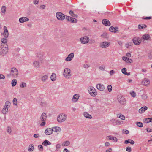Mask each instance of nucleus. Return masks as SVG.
Wrapping results in <instances>:
<instances>
[{"label":"nucleus","instance_id":"1","mask_svg":"<svg viewBox=\"0 0 152 152\" xmlns=\"http://www.w3.org/2000/svg\"><path fill=\"white\" fill-rule=\"evenodd\" d=\"M18 72L17 69L15 67L11 68L10 73L7 74V76L8 77H12L16 78L18 77Z\"/></svg>","mask_w":152,"mask_h":152},{"label":"nucleus","instance_id":"2","mask_svg":"<svg viewBox=\"0 0 152 152\" xmlns=\"http://www.w3.org/2000/svg\"><path fill=\"white\" fill-rule=\"evenodd\" d=\"M8 45L7 44L1 45L0 47V55L4 56L8 52Z\"/></svg>","mask_w":152,"mask_h":152},{"label":"nucleus","instance_id":"3","mask_svg":"<svg viewBox=\"0 0 152 152\" xmlns=\"http://www.w3.org/2000/svg\"><path fill=\"white\" fill-rule=\"evenodd\" d=\"M89 94L92 96L95 97L97 94L96 91L94 88L92 86H90L88 88Z\"/></svg>","mask_w":152,"mask_h":152},{"label":"nucleus","instance_id":"4","mask_svg":"<svg viewBox=\"0 0 152 152\" xmlns=\"http://www.w3.org/2000/svg\"><path fill=\"white\" fill-rule=\"evenodd\" d=\"M56 16L57 19L60 21H63L65 18V15L60 12H58L56 13Z\"/></svg>","mask_w":152,"mask_h":152},{"label":"nucleus","instance_id":"5","mask_svg":"<svg viewBox=\"0 0 152 152\" xmlns=\"http://www.w3.org/2000/svg\"><path fill=\"white\" fill-rule=\"evenodd\" d=\"M66 118V115H59L57 118V121L59 122H62L64 121Z\"/></svg>","mask_w":152,"mask_h":152},{"label":"nucleus","instance_id":"6","mask_svg":"<svg viewBox=\"0 0 152 152\" xmlns=\"http://www.w3.org/2000/svg\"><path fill=\"white\" fill-rule=\"evenodd\" d=\"M71 70L68 68L65 69L64 71V75L66 78H69L71 76Z\"/></svg>","mask_w":152,"mask_h":152},{"label":"nucleus","instance_id":"7","mask_svg":"<svg viewBox=\"0 0 152 152\" xmlns=\"http://www.w3.org/2000/svg\"><path fill=\"white\" fill-rule=\"evenodd\" d=\"M110 42H104L101 43L100 46L102 48H106L108 47L110 45Z\"/></svg>","mask_w":152,"mask_h":152},{"label":"nucleus","instance_id":"8","mask_svg":"<svg viewBox=\"0 0 152 152\" xmlns=\"http://www.w3.org/2000/svg\"><path fill=\"white\" fill-rule=\"evenodd\" d=\"M65 19L68 21L72 23H76L77 22V20L76 19L70 16H66Z\"/></svg>","mask_w":152,"mask_h":152},{"label":"nucleus","instance_id":"9","mask_svg":"<svg viewBox=\"0 0 152 152\" xmlns=\"http://www.w3.org/2000/svg\"><path fill=\"white\" fill-rule=\"evenodd\" d=\"M89 39V38L88 37L85 36L84 37H82L80 38V41L82 44H86L88 42Z\"/></svg>","mask_w":152,"mask_h":152},{"label":"nucleus","instance_id":"10","mask_svg":"<svg viewBox=\"0 0 152 152\" xmlns=\"http://www.w3.org/2000/svg\"><path fill=\"white\" fill-rule=\"evenodd\" d=\"M133 43L136 45H139L141 43V41L140 40L139 37H135L132 39Z\"/></svg>","mask_w":152,"mask_h":152},{"label":"nucleus","instance_id":"11","mask_svg":"<svg viewBox=\"0 0 152 152\" xmlns=\"http://www.w3.org/2000/svg\"><path fill=\"white\" fill-rule=\"evenodd\" d=\"M118 99L119 103L121 104H125L126 100L123 97L121 96H119L118 97Z\"/></svg>","mask_w":152,"mask_h":152},{"label":"nucleus","instance_id":"12","mask_svg":"<svg viewBox=\"0 0 152 152\" xmlns=\"http://www.w3.org/2000/svg\"><path fill=\"white\" fill-rule=\"evenodd\" d=\"M118 28L117 27H114L113 26H111L109 30L111 32H113L114 33H118Z\"/></svg>","mask_w":152,"mask_h":152},{"label":"nucleus","instance_id":"13","mask_svg":"<svg viewBox=\"0 0 152 152\" xmlns=\"http://www.w3.org/2000/svg\"><path fill=\"white\" fill-rule=\"evenodd\" d=\"M74 54L73 53H71L69 54L68 56L66 58L65 60L66 61H69L72 60L74 57Z\"/></svg>","mask_w":152,"mask_h":152},{"label":"nucleus","instance_id":"14","mask_svg":"<svg viewBox=\"0 0 152 152\" xmlns=\"http://www.w3.org/2000/svg\"><path fill=\"white\" fill-rule=\"evenodd\" d=\"M4 32L3 35L5 37L7 38L8 36L9 33L6 26H4Z\"/></svg>","mask_w":152,"mask_h":152},{"label":"nucleus","instance_id":"15","mask_svg":"<svg viewBox=\"0 0 152 152\" xmlns=\"http://www.w3.org/2000/svg\"><path fill=\"white\" fill-rule=\"evenodd\" d=\"M102 23L103 24L107 26H109L111 24L109 20L106 19L102 20Z\"/></svg>","mask_w":152,"mask_h":152},{"label":"nucleus","instance_id":"16","mask_svg":"<svg viewBox=\"0 0 152 152\" xmlns=\"http://www.w3.org/2000/svg\"><path fill=\"white\" fill-rule=\"evenodd\" d=\"M79 97V95L78 94H75L74 95L72 99V101L73 102H76L78 100Z\"/></svg>","mask_w":152,"mask_h":152},{"label":"nucleus","instance_id":"17","mask_svg":"<svg viewBox=\"0 0 152 152\" xmlns=\"http://www.w3.org/2000/svg\"><path fill=\"white\" fill-rule=\"evenodd\" d=\"M53 130L52 129L48 128L45 130V133L47 135H50L52 133Z\"/></svg>","mask_w":152,"mask_h":152},{"label":"nucleus","instance_id":"18","mask_svg":"<svg viewBox=\"0 0 152 152\" xmlns=\"http://www.w3.org/2000/svg\"><path fill=\"white\" fill-rule=\"evenodd\" d=\"M29 20V19L28 18L26 17H23L20 18L19 21L20 23H22L25 21H28Z\"/></svg>","mask_w":152,"mask_h":152},{"label":"nucleus","instance_id":"19","mask_svg":"<svg viewBox=\"0 0 152 152\" xmlns=\"http://www.w3.org/2000/svg\"><path fill=\"white\" fill-rule=\"evenodd\" d=\"M142 83L143 85L146 86L149 84L150 81L148 79L145 78L142 81Z\"/></svg>","mask_w":152,"mask_h":152},{"label":"nucleus","instance_id":"20","mask_svg":"<svg viewBox=\"0 0 152 152\" xmlns=\"http://www.w3.org/2000/svg\"><path fill=\"white\" fill-rule=\"evenodd\" d=\"M97 88L100 91H103L104 89V87L103 85L98 84L96 85Z\"/></svg>","mask_w":152,"mask_h":152},{"label":"nucleus","instance_id":"21","mask_svg":"<svg viewBox=\"0 0 152 152\" xmlns=\"http://www.w3.org/2000/svg\"><path fill=\"white\" fill-rule=\"evenodd\" d=\"M124 143L126 144L130 143L131 144H134L135 143L134 141L131 139H128L125 141Z\"/></svg>","mask_w":152,"mask_h":152},{"label":"nucleus","instance_id":"22","mask_svg":"<svg viewBox=\"0 0 152 152\" xmlns=\"http://www.w3.org/2000/svg\"><path fill=\"white\" fill-rule=\"evenodd\" d=\"M147 108L148 107L146 106L143 107L139 110V112L140 113H142L147 110Z\"/></svg>","mask_w":152,"mask_h":152},{"label":"nucleus","instance_id":"23","mask_svg":"<svg viewBox=\"0 0 152 152\" xmlns=\"http://www.w3.org/2000/svg\"><path fill=\"white\" fill-rule=\"evenodd\" d=\"M142 38L144 40H148L150 38V37L149 34H146L143 35L142 37Z\"/></svg>","mask_w":152,"mask_h":152},{"label":"nucleus","instance_id":"24","mask_svg":"<svg viewBox=\"0 0 152 152\" xmlns=\"http://www.w3.org/2000/svg\"><path fill=\"white\" fill-rule=\"evenodd\" d=\"M52 129L53 130V131H54L56 132H59L61 130V128L58 127H53Z\"/></svg>","mask_w":152,"mask_h":152},{"label":"nucleus","instance_id":"25","mask_svg":"<svg viewBox=\"0 0 152 152\" xmlns=\"http://www.w3.org/2000/svg\"><path fill=\"white\" fill-rule=\"evenodd\" d=\"M107 137H108L109 140H113L114 141L117 142L118 140L117 138L115 137H113L111 135L108 136Z\"/></svg>","mask_w":152,"mask_h":152},{"label":"nucleus","instance_id":"26","mask_svg":"<svg viewBox=\"0 0 152 152\" xmlns=\"http://www.w3.org/2000/svg\"><path fill=\"white\" fill-rule=\"evenodd\" d=\"M51 144V143L50 142L46 140H45L42 143V145L44 146H47L48 145H50Z\"/></svg>","mask_w":152,"mask_h":152},{"label":"nucleus","instance_id":"27","mask_svg":"<svg viewBox=\"0 0 152 152\" xmlns=\"http://www.w3.org/2000/svg\"><path fill=\"white\" fill-rule=\"evenodd\" d=\"M47 118L46 115H41L40 119L41 121H45Z\"/></svg>","mask_w":152,"mask_h":152},{"label":"nucleus","instance_id":"28","mask_svg":"<svg viewBox=\"0 0 152 152\" xmlns=\"http://www.w3.org/2000/svg\"><path fill=\"white\" fill-rule=\"evenodd\" d=\"M56 75L54 73H52L50 77L52 81H55L56 80Z\"/></svg>","mask_w":152,"mask_h":152},{"label":"nucleus","instance_id":"29","mask_svg":"<svg viewBox=\"0 0 152 152\" xmlns=\"http://www.w3.org/2000/svg\"><path fill=\"white\" fill-rule=\"evenodd\" d=\"M147 26L145 24H142V25H139L138 26V28L140 29H141L143 28H146Z\"/></svg>","mask_w":152,"mask_h":152},{"label":"nucleus","instance_id":"30","mask_svg":"<svg viewBox=\"0 0 152 152\" xmlns=\"http://www.w3.org/2000/svg\"><path fill=\"white\" fill-rule=\"evenodd\" d=\"M34 66L36 68H38L39 67V62L37 61H35L33 63Z\"/></svg>","mask_w":152,"mask_h":152},{"label":"nucleus","instance_id":"31","mask_svg":"<svg viewBox=\"0 0 152 152\" xmlns=\"http://www.w3.org/2000/svg\"><path fill=\"white\" fill-rule=\"evenodd\" d=\"M70 144V142L69 141H66L64 142L62 144L63 146H67L69 145Z\"/></svg>","mask_w":152,"mask_h":152},{"label":"nucleus","instance_id":"32","mask_svg":"<svg viewBox=\"0 0 152 152\" xmlns=\"http://www.w3.org/2000/svg\"><path fill=\"white\" fill-rule=\"evenodd\" d=\"M8 111V108L5 107L3 109L2 112L3 114H6L7 112Z\"/></svg>","mask_w":152,"mask_h":152},{"label":"nucleus","instance_id":"33","mask_svg":"<svg viewBox=\"0 0 152 152\" xmlns=\"http://www.w3.org/2000/svg\"><path fill=\"white\" fill-rule=\"evenodd\" d=\"M10 102L9 101H7L5 103V107L8 108L10 107Z\"/></svg>","mask_w":152,"mask_h":152},{"label":"nucleus","instance_id":"34","mask_svg":"<svg viewBox=\"0 0 152 152\" xmlns=\"http://www.w3.org/2000/svg\"><path fill=\"white\" fill-rule=\"evenodd\" d=\"M17 80L14 79L12 80V86H16L17 84Z\"/></svg>","mask_w":152,"mask_h":152},{"label":"nucleus","instance_id":"35","mask_svg":"<svg viewBox=\"0 0 152 152\" xmlns=\"http://www.w3.org/2000/svg\"><path fill=\"white\" fill-rule=\"evenodd\" d=\"M48 78V76L46 75H44L42 77L41 80L43 82H45Z\"/></svg>","mask_w":152,"mask_h":152},{"label":"nucleus","instance_id":"36","mask_svg":"<svg viewBox=\"0 0 152 152\" xmlns=\"http://www.w3.org/2000/svg\"><path fill=\"white\" fill-rule=\"evenodd\" d=\"M117 117L123 120H124L125 118V117L123 115H117Z\"/></svg>","mask_w":152,"mask_h":152},{"label":"nucleus","instance_id":"37","mask_svg":"<svg viewBox=\"0 0 152 152\" xmlns=\"http://www.w3.org/2000/svg\"><path fill=\"white\" fill-rule=\"evenodd\" d=\"M136 125L140 127H143V126L142 123L140 122H137Z\"/></svg>","mask_w":152,"mask_h":152},{"label":"nucleus","instance_id":"38","mask_svg":"<svg viewBox=\"0 0 152 152\" xmlns=\"http://www.w3.org/2000/svg\"><path fill=\"white\" fill-rule=\"evenodd\" d=\"M1 12L2 13H4L6 12V7L5 6H3L2 7L1 9Z\"/></svg>","mask_w":152,"mask_h":152},{"label":"nucleus","instance_id":"39","mask_svg":"<svg viewBox=\"0 0 152 152\" xmlns=\"http://www.w3.org/2000/svg\"><path fill=\"white\" fill-rule=\"evenodd\" d=\"M26 83L23 82L20 85V86L21 88H24L26 86Z\"/></svg>","mask_w":152,"mask_h":152},{"label":"nucleus","instance_id":"40","mask_svg":"<svg viewBox=\"0 0 152 152\" xmlns=\"http://www.w3.org/2000/svg\"><path fill=\"white\" fill-rule=\"evenodd\" d=\"M107 33H103L101 35V36L103 38H107Z\"/></svg>","mask_w":152,"mask_h":152},{"label":"nucleus","instance_id":"41","mask_svg":"<svg viewBox=\"0 0 152 152\" xmlns=\"http://www.w3.org/2000/svg\"><path fill=\"white\" fill-rule=\"evenodd\" d=\"M126 69L125 68H124L121 69L122 72L124 75H125L126 73Z\"/></svg>","mask_w":152,"mask_h":152},{"label":"nucleus","instance_id":"42","mask_svg":"<svg viewBox=\"0 0 152 152\" xmlns=\"http://www.w3.org/2000/svg\"><path fill=\"white\" fill-rule=\"evenodd\" d=\"M132 96L133 97H135L136 96V93L134 91H132L130 93Z\"/></svg>","mask_w":152,"mask_h":152},{"label":"nucleus","instance_id":"43","mask_svg":"<svg viewBox=\"0 0 152 152\" xmlns=\"http://www.w3.org/2000/svg\"><path fill=\"white\" fill-rule=\"evenodd\" d=\"M37 57H38L39 60L40 61H42V60L43 55L42 54H39V56H37Z\"/></svg>","mask_w":152,"mask_h":152},{"label":"nucleus","instance_id":"44","mask_svg":"<svg viewBox=\"0 0 152 152\" xmlns=\"http://www.w3.org/2000/svg\"><path fill=\"white\" fill-rule=\"evenodd\" d=\"M150 118H147L143 120V122L147 123L150 122Z\"/></svg>","mask_w":152,"mask_h":152},{"label":"nucleus","instance_id":"45","mask_svg":"<svg viewBox=\"0 0 152 152\" xmlns=\"http://www.w3.org/2000/svg\"><path fill=\"white\" fill-rule=\"evenodd\" d=\"M29 147H31V148H29V149H28L29 151H33V150H34V147H33V145H32L31 144L29 145Z\"/></svg>","mask_w":152,"mask_h":152},{"label":"nucleus","instance_id":"46","mask_svg":"<svg viewBox=\"0 0 152 152\" xmlns=\"http://www.w3.org/2000/svg\"><path fill=\"white\" fill-rule=\"evenodd\" d=\"M85 117L88 119H91L92 118V116L91 115H84Z\"/></svg>","mask_w":152,"mask_h":152},{"label":"nucleus","instance_id":"47","mask_svg":"<svg viewBox=\"0 0 152 152\" xmlns=\"http://www.w3.org/2000/svg\"><path fill=\"white\" fill-rule=\"evenodd\" d=\"M13 104L16 105H17V99L16 98L13 99Z\"/></svg>","mask_w":152,"mask_h":152},{"label":"nucleus","instance_id":"48","mask_svg":"<svg viewBox=\"0 0 152 152\" xmlns=\"http://www.w3.org/2000/svg\"><path fill=\"white\" fill-rule=\"evenodd\" d=\"M112 86L110 85H109L107 86L108 90L109 92H110L112 91Z\"/></svg>","mask_w":152,"mask_h":152},{"label":"nucleus","instance_id":"49","mask_svg":"<svg viewBox=\"0 0 152 152\" xmlns=\"http://www.w3.org/2000/svg\"><path fill=\"white\" fill-rule=\"evenodd\" d=\"M142 18L143 19H145V20H150L152 18V17H142Z\"/></svg>","mask_w":152,"mask_h":152},{"label":"nucleus","instance_id":"50","mask_svg":"<svg viewBox=\"0 0 152 152\" xmlns=\"http://www.w3.org/2000/svg\"><path fill=\"white\" fill-rule=\"evenodd\" d=\"M129 58H128V57H125V56H123L122 57V59L124 61L126 62L127 61L128 59H129Z\"/></svg>","mask_w":152,"mask_h":152},{"label":"nucleus","instance_id":"51","mask_svg":"<svg viewBox=\"0 0 152 152\" xmlns=\"http://www.w3.org/2000/svg\"><path fill=\"white\" fill-rule=\"evenodd\" d=\"M122 123V121H118V120H117L115 122V124H114V125H117V124L120 125V124H121Z\"/></svg>","mask_w":152,"mask_h":152},{"label":"nucleus","instance_id":"52","mask_svg":"<svg viewBox=\"0 0 152 152\" xmlns=\"http://www.w3.org/2000/svg\"><path fill=\"white\" fill-rule=\"evenodd\" d=\"M7 131L9 133H10L11 132V129L10 126H8L7 129Z\"/></svg>","mask_w":152,"mask_h":152},{"label":"nucleus","instance_id":"53","mask_svg":"<svg viewBox=\"0 0 152 152\" xmlns=\"http://www.w3.org/2000/svg\"><path fill=\"white\" fill-rule=\"evenodd\" d=\"M1 41L2 42V43L5 44L7 43V40L5 38L1 39Z\"/></svg>","mask_w":152,"mask_h":152},{"label":"nucleus","instance_id":"54","mask_svg":"<svg viewBox=\"0 0 152 152\" xmlns=\"http://www.w3.org/2000/svg\"><path fill=\"white\" fill-rule=\"evenodd\" d=\"M132 149L130 147H127L126 148V151L129 152H130L131 151Z\"/></svg>","mask_w":152,"mask_h":152},{"label":"nucleus","instance_id":"55","mask_svg":"<svg viewBox=\"0 0 152 152\" xmlns=\"http://www.w3.org/2000/svg\"><path fill=\"white\" fill-rule=\"evenodd\" d=\"M105 68V67L103 66H101L99 67V69L101 70L104 71Z\"/></svg>","mask_w":152,"mask_h":152},{"label":"nucleus","instance_id":"56","mask_svg":"<svg viewBox=\"0 0 152 152\" xmlns=\"http://www.w3.org/2000/svg\"><path fill=\"white\" fill-rule=\"evenodd\" d=\"M133 62V60L132 59L129 58L126 62L127 63H132Z\"/></svg>","mask_w":152,"mask_h":152},{"label":"nucleus","instance_id":"57","mask_svg":"<svg viewBox=\"0 0 152 152\" xmlns=\"http://www.w3.org/2000/svg\"><path fill=\"white\" fill-rule=\"evenodd\" d=\"M122 132L123 133L126 134H128L129 133V131L127 130H123Z\"/></svg>","mask_w":152,"mask_h":152},{"label":"nucleus","instance_id":"58","mask_svg":"<svg viewBox=\"0 0 152 152\" xmlns=\"http://www.w3.org/2000/svg\"><path fill=\"white\" fill-rule=\"evenodd\" d=\"M39 150L42 151L43 150V146L41 145H39L38 146Z\"/></svg>","mask_w":152,"mask_h":152},{"label":"nucleus","instance_id":"59","mask_svg":"<svg viewBox=\"0 0 152 152\" xmlns=\"http://www.w3.org/2000/svg\"><path fill=\"white\" fill-rule=\"evenodd\" d=\"M115 72L113 70H111L110 71V75H112Z\"/></svg>","mask_w":152,"mask_h":152},{"label":"nucleus","instance_id":"60","mask_svg":"<svg viewBox=\"0 0 152 152\" xmlns=\"http://www.w3.org/2000/svg\"><path fill=\"white\" fill-rule=\"evenodd\" d=\"M43 122L40 124V126H44L45 124V121H42Z\"/></svg>","mask_w":152,"mask_h":152},{"label":"nucleus","instance_id":"61","mask_svg":"<svg viewBox=\"0 0 152 152\" xmlns=\"http://www.w3.org/2000/svg\"><path fill=\"white\" fill-rule=\"evenodd\" d=\"M5 78L3 74H0V79H4Z\"/></svg>","mask_w":152,"mask_h":152},{"label":"nucleus","instance_id":"62","mask_svg":"<svg viewBox=\"0 0 152 152\" xmlns=\"http://www.w3.org/2000/svg\"><path fill=\"white\" fill-rule=\"evenodd\" d=\"M142 97L144 99H146L147 98V96L145 94H143L142 95Z\"/></svg>","mask_w":152,"mask_h":152},{"label":"nucleus","instance_id":"63","mask_svg":"<svg viewBox=\"0 0 152 152\" xmlns=\"http://www.w3.org/2000/svg\"><path fill=\"white\" fill-rule=\"evenodd\" d=\"M126 56L128 57H131V54L129 53H127L126 54Z\"/></svg>","mask_w":152,"mask_h":152},{"label":"nucleus","instance_id":"64","mask_svg":"<svg viewBox=\"0 0 152 152\" xmlns=\"http://www.w3.org/2000/svg\"><path fill=\"white\" fill-rule=\"evenodd\" d=\"M64 152H70V151L66 148H64L63 150Z\"/></svg>","mask_w":152,"mask_h":152}]
</instances>
